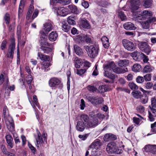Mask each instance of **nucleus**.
<instances>
[{
    "instance_id": "obj_61",
    "label": "nucleus",
    "mask_w": 156,
    "mask_h": 156,
    "mask_svg": "<svg viewBox=\"0 0 156 156\" xmlns=\"http://www.w3.org/2000/svg\"><path fill=\"white\" fill-rule=\"evenodd\" d=\"M142 119H140L139 118L136 117H134L133 118V120L134 122L137 125L139 124L140 121Z\"/></svg>"
},
{
    "instance_id": "obj_30",
    "label": "nucleus",
    "mask_w": 156,
    "mask_h": 156,
    "mask_svg": "<svg viewBox=\"0 0 156 156\" xmlns=\"http://www.w3.org/2000/svg\"><path fill=\"white\" fill-rule=\"evenodd\" d=\"M68 7L72 13L76 14L79 13V10L77 7L75 5H68Z\"/></svg>"
},
{
    "instance_id": "obj_49",
    "label": "nucleus",
    "mask_w": 156,
    "mask_h": 156,
    "mask_svg": "<svg viewBox=\"0 0 156 156\" xmlns=\"http://www.w3.org/2000/svg\"><path fill=\"white\" fill-rule=\"evenodd\" d=\"M4 19L6 22V23L8 25L10 20V15L9 14L6 13L4 16Z\"/></svg>"
},
{
    "instance_id": "obj_55",
    "label": "nucleus",
    "mask_w": 156,
    "mask_h": 156,
    "mask_svg": "<svg viewBox=\"0 0 156 156\" xmlns=\"http://www.w3.org/2000/svg\"><path fill=\"white\" fill-rule=\"evenodd\" d=\"M136 81L139 83H142L144 81V78L143 77L139 76L136 79Z\"/></svg>"
},
{
    "instance_id": "obj_5",
    "label": "nucleus",
    "mask_w": 156,
    "mask_h": 156,
    "mask_svg": "<svg viewBox=\"0 0 156 156\" xmlns=\"http://www.w3.org/2000/svg\"><path fill=\"white\" fill-rule=\"evenodd\" d=\"M102 144L99 140H95L90 145V148L92 149L91 153L94 155H98V151L100 149Z\"/></svg>"
},
{
    "instance_id": "obj_62",
    "label": "nucleus",
    "mask_w": 156,
    "mask_h": 156,
    "mask_svg": "<svg viewBox=\"0 0 156 156\" xmlns=\"http://www.w3.org/2000/svg\"><path fill=\"white\" fill-rule=\"evenodd\" d=\"M88 135V134H86L83 135H79L78 137L79 138L81 139L82 140H84L87 138Z\"/></svg>"
},
{
    "instance_id": "obj_11",
    "label": "nucleus",
    "mask_w": 156,
    "mask_h": 156,
    "mask_svg": "<svg viewBox=\"0 0 156 156\" xmlns=\"http://www.w3.org/2000/svg\"><path fill=\"white\" fill-rule=\"evenodd\" d=\"M98 120L96 118H91L89 119L87 125V127L88 128L94 127L98 125Z\"/></svg>"
},
{
    "instance_id": "obj_24",
    "label": "nucleus",
    "mask_w": 156,
    "mask_h": 156,
    "mask_svg": "<svg viewBox=\"0 0 156 156\" xmlns=\"http://www.w3.org/2000/svg\"><path fill=\"white\" fill-rule=\"evenodd\" d=\"M37 56L41 60L45 61H49L50 60V59L49 56L44 55L41 52H38Z\"/></svg>"
},
{
    "instance_id": "obj_3",
    "label": "nucleus",
    "mask_w": 156,
    "mask_h": 156,
    "mask_svg": "<svg viewBox=\"0 0 156 156\" xmlns=\"http://www.w3.org/2000/svg\"><path fill=\"white\" fill-rule=\"evenodd\" d=\"M37 137L36 138V140L37 144L36 146L38 147H44V145L47 143V134L44 132H43L42 134V136L43 138L41 136V134L39 131H37Z\"/></svg>"
},
{
    "instance_id": "obj_16",
    "label": "nucleus",
    "mask_w": 156,
    "mask_h": 156,
    "mask_svg": "<svg viewBox=\"0 0 156 156\" xmlns=\"http://www.w3.org/2000/svg\"><path fill=\"white\" fill-rule=\"evenodd\" d=\"M48 39L47 37L44 36H41L40 40L39 42L41 45V47L42 46H50L51 44L48 42Z\"/></svg>"
},
{
    "instance_id": "obj_19",
    "label": "nucleus",
    "mask_w": 156,
    "mask_h": 156,
    "mask_svg": "<svg viewBox=\"0 0 156 156\" xmlns=\"http://www.w3.org/2000/svg\"><path fill=\"white\" fill-rule=\"evenodd\" d=\"M67 9L63 7H59L58 9L57 10L58 14L61 16H64L68 14Z\"/></svg>"
},
{
    "instance_id": "obj_22",
    "label": "nucleus",
    "mask_w": 156,
    "mask_h": 156,
    "mask_svg": "<svg viewBox=\"0 0 156 156\" xmlns=\"http://www.w3.org/2000/svg\"><path fill=\"white\" fill-rule=\"evenodd\" d=\"M74 49L76 53L78 55L81 56L83 55V52L81 48L77 45H75Z\"/></svg>"
},
{
    "instance_id": "obj_58",
    "label": "nucleus",
    "mask_w": 156,
    "mask_h": 156,
    "mask_svg": "<svg viewBox=\"0 0 156 156\" xmlns=\"http://www.w3.org/2000/svg\"><path fill=\"white\" fill-rule=\"evenodd\" d=\"M39 11L38 9H36L35 10L32 17V20H33L38 15Z\"/></svg>"
},
{
    "instance_id": "obj_52",
    "label": "nucleus",
    "mask_w": 156,
    "mask_h": 156,
    "mask_svg": "<svg viewBox=\"0 0 156 156\" xmlns=\"http://www.w3.org/2000/svg\"><path fill=\"white\" fill-rule=\"evenodd\" d=\"M151 105L152 108H156V99L155 97L151 99Z\"/></svg>"
},
{
    "instance_id": "obj_23",
    "label": "nucleus",
    "mask_w": 156,
    "mask_h": 156,
    "mask_svg": "<svg viewBox=\"0 0 156 156\" xmlns=\"http://www.w3.org/2000/svg\"><path fill=\"white\" fill-rule=\"evenodd\" d=\"M83 62L82 59L78 57H76L74 60V64L76 68H79L81 66H82Z\"/></svg>"
},
{
    "instance_id": "obj_63",
    "label": "nucleus",
    "mask_w": 156,
    "mask_h": 156,
    "mask_svg": "<svg viewBox=\"0 0 156 156\" xmlns=\"http://www.w3.org/2000/svg\"><path fill=\"white\" fill-rule=\"evenodd\" d=\"M153 86V84L152 82H148L145 85V87L147 89H151Z\"/></svg>"
},
{
    "instance_id": "obj_42",
    "label": "nucleus",
    "mask_w": 156,
    "mask_h": 156,
    "mask_svg": "<svg viewBox=\"0 0 156 156\" xmlns=\"http://www.w3.org/2000/svg\"><path fill=\"white\" fill-rule=\"evenodd\" d=\"M50 65V63L49 62H44L43 64L42 65L41 69L45 72L46 71V69Z\"/></svg>"
},
{
    "instance_id": "obj_13",
    "label": "nucleus",
    "mask_w": 156,
    "mask_h": 156,
    "mask_svg": "<svg viewBox=\"0 0 156 156\" xmlns=\"http://www.w3.org/2000/svg\"><path fill=\"white\" fill-rule=\"evenodd\" d=\"M156 21V18L153 17L151 18H149L145 22H143L142 25L143 28L147 29L149 27V25L151 23H153Z\"/></svg>"
},
{
    "instance_id": "obj_28",
    "label": "nucleus",
    "mask_w": 156,
    "mask_h": 156,
    "mask_svg": "<svg viewBox=\"0 0 156 156\" xmlns=\"http://www.w3.org/2000/svg\"><path fill=\"white\" fill-rule=\"evenodd\" d=\"M44 26L47 34L53 29L52 24L51 23H47L44 24Z\"/></svg>"
},
{
    "instance_id": "obj_18",
    "label": "nucleus",
    "mask_w": 156,
    "mask_h": 156,
    "mask_svg": "<svg viewBox=\"0 0 156 156\" xmlns=\"http://www.w3.org/2000/svg\"><path fill=\"white\" fill-rule=\"evenodd\" d=\"M123 26L125 29L128 30H135L136 28L134 25L131 22L125 23L124 24Z\"/></svg>"
},
{
    "instance_id": "obj_29",
    "label": "nucleus",
    "mask_w": 156,
    "mask_h": 156,
    "mask_svg": "<svg viewBox=\"0 0 156 156\" xmlns=\"http://www.w3.org/2000/svg\"><path fill=\"white\" fill-rule=\"evenodd\" d=\"M80 120L79 121L83 122L84 123L87 125L89 120L88 116L87 115L82 114L80 115Z\"/></svg>"
},
{
    "instance_id": "obj_45",
    "label": "nucleus",
    "mask_w": 156,
    "mask_h": 156,
    "mask_svg": "<svg viewBox=\"0 0 156 156\" xmlns=\"http://www.w3.org/2000/svg\"><path fill=\"white\" fill-rule=\"evenodd\" d=\"M129 87L133 90H137L138 88V86L133 82L129 83Z\"/></svg>"
},
{
    "instance_id": "obj_47",
    "label": "nucleus",
    "mask_w": 156,
    "mask_h": 156,
    "mask_svg": "<svg viewBox=\"0 0 156 156\" xmlns=\"http://www.w3.org/2000/svg\"><path fill=\"white\" fill-rule=\"evenodd\" d=\"M139 55V51H135L131 53V56L133 57V59L137 61Z\"/></svg>"
},
{
    "instance_id": "obj_46",
    "label": "nucleus",
    "mask_w": 156,
    "mask_h": 156,
    "mask_svg": "<svg viewBox=\"0 0 156 156\" xmlns=\"http://www.w3.org/2000/svg\"><path fill=\"white\" fill-rule=\"evenodd\" d=\"M34 100V104L39 109H40V106L38 102V99L36 95H34L33 96Z\"/></svg>"
},
{
    "instance_id": "obj_27",
    "label": "nucleus",
    "mask_w": 156,
    "mask_h": 156,
    "mask_svg": "<svg viewBox=\"0 0 156 156\" xmlns=\"http://www.w3.org/2000/svg\"><path fill=\"white\" fill-rule=\"evenodd\" d=\"M129 61L127 59H123L119 60L118 63L119 66L120 67L127 66L129 64Z\"/></svg>"
},
{
    "instance_id": "obj_53",
    "label": "nucleus",
    "mask_w": 156,
    "mask_h": 156,
    "mask_svg": "<svg viewBox=\"0 0 156 156\" xmlns=\"http://www.w3.org/2000/svg\"><path fill=\"white\" fill-rule=\"evenodd\" d=\"M87 89L91 92H94L96 91L97 90V88L93 86H89L87 87Z\"/></svg>"
},
{
    "instance_id": "obj_50",
    "label": "nucleus",
    "mask_w": 156,
    "mask_h": 156,
    "mask_svg": "<svg viewBox=\"0 0 156 156\" xmlns=\"http://www.w3.org/2000/svg\"><path fill=\"white\" fill-rule=\"evenodd\" d=\"M151 51V48L148 45L142 51H143L146 53L147 55H149Z\"/></svg>"
},
{
    "instance_id": "obj_7",
    "label": "nucleus",
    "mask_w": 156,
    "mask_h": 156,
    "mask_svg": "<svg viewBox=\"0 0 156 156\" xmlns=\"http://www.w3.org/2000/svg\"><path fill=\"white\" fill-rule=\"evenodd\" d=\"M143 151L144 154L147 156H148L147 154L149 153L156 154V145H146L143 148Z\"/></svg>"
},
{
    "instance_id": "obj_60",
    "label": "nucleus",
    "mask_w": 156,
    "mask_h": 156,
    "mask_svg": "<svg viewBox=\"0 0 156 156\" xmlns=\"http://www.w3.org/2000/svg\"><path fill=\"white\" fill-rule=\"evenodd\" d=\"M144 107L141 105H140L137 107V110L140 113H143L144 111Z\"/></svg>"
},
{
    "instance_id": "obj_40",
    "label": "nucleus",
    "mask_w": 156,
    "mask_h": 156,
    "mask_svg": "<svg viewBox=\"0 0 156 156\" xmlns=\"http://www.w3.org/2000/svg\"><path fill=\"white\" fill-rule=\"evenodd\" d=\"M87 69H81L76 70V73L77 74L81 76L86 71Z\"/></svg>"
},
{
    "instance_id": "obj_20",
    "label": "nucleus",
    "mask_w": 156,
    "mask_h": 156,
    "mask_svg": "<svg viewBox=\"0 0 156 156\" xmlns=\"http://www.w3.org/2000/svg\"><path fill=\"white\" fill-rule=\"evenodd\" d=\"M58 35L56 31H52L49 34L48 39L52 41H55L58 37Z\"/></svg>"
},
{
    "instance_id": "obj_9",
    "label": "nucleus",
    "mask_w": 156,
    "mask_h": 156,
    "mask_svg": "<svg viewBox=\"0 0 156 156\" xmlns=\"http://www.w3.org/2000/svg\"><path fill=\"white\" fill-rule=\"evenodd\" d=\"M106 151L109 154H118L116 144L114 142L109 143L107 146Z\"/></svg>"
},
{
    "instance_id": "obj_39",
    "label": "nucleus",
    "mask_w": 156,
    "mask_h": 156,
    "mask_svg": "<svg viewBox=\"0 0 156 156\" xmlns=\"http://www.w3.org/2000/svg\"><path fill=\"white\" fill-rule=\"evenodd\" d=\"M108 87L106 85L101 86L98 88V91L100 93H103L107 91Z\"/></svg>"
},
{
    "instance_id": "obj_32",
    "label": "nucleus",
    "mask_w": 156,
    "mask_h": 156,
    "mask_svg": "<svg viewBox=\"0 0 156 156\" xmlns=\"http://www.w3.org/2000/svg\"><path fill=\"white\" fill-rule=\"evenodd\" d=\"M34 9V7L33 5H30L29 7L26 16V19L29 20L31 16V14Z\"/></svg>"
},
{
    "instance_id": "obj_37",
    "label": "nucleus",
    "mask_w": 156,
    "mask_h": 156,
    "mask_svg": "<svg viewBox=\"0 0 156 156\" xmlns=\"http://www.w3.org/2000/svg\"><path fill=\"white\" fill-rule=\"evenodd\" d=\"M148 45V44L146 42H141L138 44L139 48L142 51H143V50H144V48H145Z\"/></svg>"
},
{
    "instance_id": "obj_31",
    "label": "nucleus",
    "mask_w": 156,
    "mask_h": 156,
    "mask_svg": "<svg viewBox=\"0 0 156 156\" xmlns=\"http://www.w3.org/2000/svg\"><path fill=\"white\" fill-rule=\"evenodd\" d=\"M80 26L85 29H88L90 27V25L87 20H81Z\"/></svg>"
},
{
    "instance_id": "obj_35",
    "label": "nucleus",
    "mask_w": 156,
    "mask_h": 156,
    "mask_svg": "<svg viewBox=\"0 0 156 156\" xmlns=\"http://www.w3.org/2000/svg\"><path fill=\"white\" fill-rule=\"evenodd\" d=\"M24 0H21L18 10V16L19 18L20 17L22 16L23 12L22 8H23L22 4Z\"/></svg>"
},
{
    "instance_id": "obj_59",
    "label": "nucleus",
    "mask_w": 156,
    "mask_h": 156,
    "mask_svg": "<svg viewBox=\"0 0 156 156\" xmlns=\"http://www.w3.org/2000/svg\"><path fill=\"white\" fill-rule=\"evenodd\" d=\"M144 79L146 81H150L151 79V74H147L144 76Z\"/></svg>"
},
{
    "instance_id": "obj_41",
    "label": "nucleus",
    "mask_w": 156,
    "mask_h": 156,
    "mask_svg": "<svg viewBox=\"0 0 156 156\" xmlns=\"http://www.w3.org/2000/svg\"><path fill=\"white\" fill-rule=\"evenodd\" d=\"M152 70V67L150 66H146L144 68L143 72L144 73H149L151 72Z\"/></svg>"
},
{
    "instance_id": "obj_57",
    "label": "nucleus",
    "mask_w": 156,
    "mask_h": 156,
    "mask_svg": "<svg viewBox=\"0 0 156 156\" xmlns=\"http://www.w3.org/2000/svg\"><path fill=\"white\" fill-rule=\"evenodd\" d=\"M6 139L7 143L9 142H13V139L11 135H8L6 136Z\"/></svg>"
},
{
    "instance_id": "obj_10",
    "label": "nucleus",
    "mask_w": 156,
    "mask_h": 156,
    "mask_svg": "<svg viewBox=\"0 0 156 156\" xmlns=\"http://www.w3.org/2000/svg\"><path fill=\"white\" fill-rule=\"evenodd\" d=\"M122 42L124 47L128 50L132 51L135 49V45L132 42L126 39H124Z\"/></svg>"
},
{
    "instance_id": "obj_48",
    "label": "nucleus",
    "mask_w": 156,
    "mask_h": 156,
    "mask_svg": "<svg viewBox=\"0 0 156 156\" xmlns=\"http://www.w3.org/2000/svg\"><path fill=\"white\" fill-rule=\"evenodd\" d=\"M141 102L143 104L147 103V102L148 97L147 96L144 95L141 97Z\"/></svg>"
},
{
    "instance_id": "obj_6",
    "label": "nucleus",
    "mask_w": 156,
    "mask_h": 156,
    "mask_svg": "<svg viewBox=\"0 0 156 156\" xmlns=\"http://www.w3.org/2000/svg\"><path fill=\"white\" fill-rule=\"evenodd\" d=\"M134 17L139 20H144L147 18H150L152 15V12L150 11L144 10L140 14L135 13Z\"/></svg>"
},
{
    "instance_id": "obj_51",
    "label": "nucleus",
    "mask_w": 156,
    "mask_h": 156,
    "mask_svg": "<svg viewBox=\"0 0 156 156\" xmlns=\"http://www.w3.org/2000/svg\"><path fill=\"white\" fill-rule=\"evenodd\" d=\"M138 8V5L130 4V9L132 12H134L135 11L137 10Z\"/></svg>"
},
{
    "instance_id": "obj_56",
    "label": "nucleus",
    "mask_w": 156,
    "mask_h": 156,
    "mask_svg": "<svg viewBox=\"0 0 156 156\" xmlns=\"http://www.w3.org/2000/svg\"><path fill=\"white\" fill-rule=\"evenodd\" d=\"M27 82L28 85L31 84L32 81L33 80L32 76L31 75H29L27 76Z\"/></svg>"
},
{
    "instance_id": "obj_12",
    "label": "nucleus",
    "mask_w": 156,
    "mask_h": 156,
    "mask_svg": "<svg viewBox=\"0 0 156 156\" xmlns=\"http://www.w3.org/2000/svg\"><path fill=\"white\" fill-rule=\"evenodd\" d=\"M88 100L93 104L96 105L100 104L103 101V99L101 98H98L93 96H90L88 98Z\"/></svg>"
},
{
    "instance_id": "obj_38",
    "label": "nucleus",
    "mask_w": 156,
    "mask_h": 156,
    "mask_svg": "<svg viewBox=\"0 0 156 156\" xmlns=\"http://www.w3.org/2000/svg\"><path fill=\"white\" fill-rule=\"evenodd\" d=\"M132 94L133 96L135 98H140L142 96L141 93L139 91H136L132 92Z\"/></svg>"
},
{
    "instance_id": "obj_1",
    "label": "nucleus",
    "mask_w": 156,
    "mask_h": 156,
    "mask_svg": "<svg viewBox=\"0 0 156 156\" xmlns=\"http://www.w3.org/2000/svg\"><path fill=\"white\" fill-rule=\"evenodd\" d=\"M117 74L124 73L128 71L127 68H121L116 67L113 62H111L107 65L104 68V76L112 80H114L116 77V75L111 73L112 69Z\"/></svg>"
},
{
    "instance_id": "obj_33",
    "label": "nucleus",
    "mask_w": 156,
    "mask_h": 156,
    "mask_svg": "<svg viewBox=\"0 0 156 156\" xmlns=\"http://www.w3.org/2000/svg\"><path fill=\"white\" fill-rule=\"evenodd\" d=\"M62 24V28L63 30L66 32H68L70 29V27L67 23H65V22H63Z\"/></svg>"
},
{
    "instance_id": "obj_4",
    "label": "nucleus",
    "mask_w": 156,
    "mask_h": 156,
    "mask_svg": "<svg viewBox=\"0 0 156 156\" xmlns=\"http://www.w3.org/2000/svg\"><path fill=\"white\" fill-rule=\"evenodd\" d=\"M85 47L88 56L90 58H94L98 54L99 50L98 47L93 45L86 46Z\"/></svg>"
},
{
    "instance_id": "obj_15",
    "label": "nucleus",
    "mask_w": 156,
    "mask_h": 156,
    "mask_svg": "<svg viewBox=\"0 0 156 156\" xmlns=\"http://www.w3.org/2000/svg\"><path fill=\"white\" fill-rule=\"evenodd\" d=\"M87 127V125L84 123L83 122L78 121L76 126V130L82 132Z\"/></svg>"
},
{
    "instance_id": "obj_44",
    "label": "nucleus",
    "mask_w": 156,
    "mask_h": 156,
    "mask_svg": "<svg viewBox=\"0 0 156 156\" xmlns=\"http://www.w3.org/2000/svg\"><path fill=\"white\" fill-rule=\"evenodd\" d=\"M74 17L73 16H69L68 18V22L69 24L74 25L75 24V21L74 20Z\"/></svg>"
},
{
    "instance_id": "obj_36",
    "label": "nucleus",
    "mask_w": 156,
    "mask_h": 156,
    "mask_svg": "<svg viewBox=\"0 0 156 156\" xmlns=\"http://www.w3.org/2000/svg\"><path fill=\"white\" fill-rule=\"evenodd\" d=\"M141 66L140 65L138 64H134L132 68V70L134 72H139L140 70Z\"/></svg>"
},
{
    "instance_id": "obj_21",
    "label": "nucleus",
    "mask_w": 156,
    "mask_h": 156,
    "mask_svg": "<svg viewBox=\"0 0 156 156\" xmlns=\"http://www.w3.org/2000/svg\"><path fill=\"white\" fill-rule=\"evenodd\" d=\"M101 40L103 46L106 48H108L109 46V40L105 36H103L101 38Z\"/></svg>"
},
{
    "instance_id": "obj_64",
    "label": "nucleus",
    "mask_w": 156,
    "mask_h": 156,
    "mask_svg": "<svg viewBox=\"0 0 156 156\" xmlns=\"http://www.w3.org/2000/svg\"><path fill=\"white\" fill-rule=\"evenodd\" d=\"M151 128L153 132L156 133V122L151 125Z\"/></svg>"
},
{
    "instance_id": "obj_8",
    "label": "nucleus",
    "mask_w": 156,
    "mask_h": 156,
    "mask_svg": "<svg viewBox=\"0 0 156 156\" xmlns=\"http://www.w3.org/2000/svg\"><path fill=\"white\" fill-rule=\"evenodd\" d=\"M15 39L14 38H12L11 39V44L9 47L8 51L6 55L7 57L12 59L15 48Z\"/></svg>"
},
{
    "instance_id": "obj_54",
    "label": "nucleus",
    "mask_w": 156,
    "mask_h": 156,
    "mask_svg": "<svg viewBox=\"0 0 156 156\" xmlns=\"http://www.w3.org/2000/svg\"><path fill=\"white\" fill-rule=\"evenodd\" d=\"M71 1V0H61L60 3L63 5H66L70 4Z\"/></svg>"
},
{
    "instance_id": "obj_26",
    "label": "nucleus",
    "mask_w": 156,
    "mask_h": 156,
    "mask_svg": "<svg viewBox=\"0 0 156 156\" xmlns=\"http://www.w3.org/2000/svg\"><path fill=\"white\" fill-rule=\"evenodd\" d=\"M85 38H86V35L81 34L77 36L76 40L79 43L82 44L85 42Z\"/></svg>"
},
{
    "instance_id": "obj_17",
    "label": "nucleus",
    "mask_w": 156,
    "mask_h": 156,
    "mask_svg": "<svg viewBox=\"0 0 156 156\" xmlns=\"http://www.w3.org/2000/svg\"><path fill=\"white\" fill-rule=\"evenodd\" d=\"M105 141H108L109 140H114L117 139L116 135L112 133L106 134L104 137Z\"/></svg>"
},
{
    "instance_id": "obj_14",
    "label": "nucleus",
    "mask_w": 156,
    "mask_h": 156,
    "mask_svg": "<svg viewBox=\"0 0 156 156\" xmlns=\"http://www.w3.org/2000/svg\"><path fill=\"white\" fill-rule=\"evenodd\" d=\"M60 81L58 78L55 77L51 78L49 81V85L50 87H54L59 85Z\"/></svg>"
},
{
    "instance_id": "obj_25",
    "label": "nucleus",
    "mask_w": 156,
    "mask_h": 156,
    "mask_svg": "<svg viewBox=\"0 0 156 156\" xmlns=\"http://www.w3.org/2000/svg\"><path fill=\"white\" fill-rule=\"evenodd\" d=\"M41 49L44 53L48 54L51 52L52 51V48L50 46H42L41 47Z\"/></svg>"
},
{
    "instance_id": "obj_34",
    "label": "nucleus",
    "mask_w": 156,
    "mask_h": 156,
    "mask_svg": "<svg viewBox=\"0 0 156 156\" xmlns=\"http://www.w3.org/2000/svg\"><path fill=\"white\" fill-rule=\"evenodd\" d=\"M144 6L146 8H149L151 5L152 1L151 0H143Z\"/></svg>"
},
{
    "instance_id": "obj_2",
    "label": "nucleus",
    "mask_w": 156,
    "mask_h": 156,
    "mask_svg": "<svg viewBox=\"0 0 156 156\" xmlns=\"http://www.w3.org/2000/svg\"><path fill=\"white\" fill-rule=\"evenodd\" d=\"M3 113L4 118L6 119V123L7 128L13 134V136L15 137V130L14 121L12 117L8 115V110L6 106L4 107Z\"/></svg>"
},
{
    "instance_id": "obj_43",
    "label": "nucleus",
    "mask_w": 156,
    "mask_h": 156,
    "mask_svg": "<svg viewBox=\"0 0 156 156\" xmlns=\"http://www.w3.org/2000/svg\"><path fill=\"white\" fill-rule=\"evenodd\" d=\"M118 15L122 21H123L127 19L126 16L122 12L120 11L119 12Z\"/></svg>"
}]
</instances>
